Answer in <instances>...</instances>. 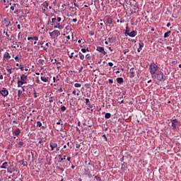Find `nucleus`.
I'll return each instance as SVG.
<instances>
[{
  "label": "nucleus",
  "mask_w": 181,
  "mask_h": 181,
  "mask_svg": "<svg viewBox=\"0 0 181 181\" xmlns=\"http://www.w3.org/2000/svg\"><path fill=\"white\" fill-rule=\"evenodd\" d=\"M159 69V66L156 65L155 63H151L149 66L148 70L151 74V77L155 76L156 74V71H158V69Z\"/></svg>",
  "instance_id": "obj_1"
},
{
  "label": "nucleus",
  "mask_w": 181,
  "mask_h": 181,
  "mask_svg": "<svg viewBox=\"0 0 181 181\" xmlns=\"http://www.w3.org/2000/svg\"><path fill=\"white\" fill-rule=\"evenodd\" d=\"M21 94H22V90H18V100H19V98H21Z\"/></svg>",
  "instance_id": "obj_30"
},
{
  "label": "nucleus",
  "mask_w": 181,
  "mask_h": 181,
  "mask_svg": "<svg viewBox=\"0 0 181 181\" xmlns=\"http://www.w3.org/2000/svg\"><path fill=\"white\" fill-rule=\"evenodd\" d=\"M57 22H60V21H62V18L58 17V18H57Z\"/></svg>",
  "instance_id": "obj_46"
},
{
  "label": "nucleus",
  "mask_w": 181,
  "mask_h": 181,
  "mask_svg": "<svg viewBox=\"0 0 181 181\" xmlns=\"http://www.w3.org/2000/svg\"><path fill=\"white\" fill-rule=\"evenodd\" d=\"M170 33H172V31H168V32L165 33L164 37L165 38L169 37V35H170Z\"/></svg>",
  "instance_id": "obj_24"
},
{
  "label": "nucleus",
  "mask_w": 181,
  "mask_h": 181,
  "mask_svg": "<svg viewBox=\"0 0 181 181\" xmlns=\"http://www.w3.org/2000/svg\"><path fill=\"white\" fill-rule=\"evenodd\" d=\"M28 68H25V69H24V71H28Z\"/></svg>",
  "instance_id": "obj_59"
},
{
  "label": "nucleus",
  "mask_w": 181,
  "mask_h": 181,
  "mask_svg": "<svg viewBox=\"0 0 181 181\" xmlns=\"http://www.w3.org/2000/svg\"><path fill=\"white\" fill-rule=\"evenodd\" d=\"M42 142H43L42 140H40L38 144H42Z\"/></svg>",
  "instance_id": "obj_63"
},
{
  "label": "nucleus",
  "mask_w": 181,
  "mask_h": 181,
  "mask_svg": "<svg viewBox=\"0 0 181 181\" xmlns=\"http://www.w3.org/2000/svg\"><path fill=\"white\" fill-rule=\"evenodd\" d=\"M41 80H42V81H43L44 83H47V81H49V77L41 76Z\"/></svg>",
  "instance_id": "obj_16"
},
{
  "label": "nucleus",
  "mask_w": 181,
  "mask_h": 181,
  "mask_svg": "<svg viewBox=\"0 0 181 181\" xmlns=\"http://www.w3.org/2000/svg\"><path fill=\"white\" fill-rule=\"evenodd\" d=\"M54 128L56 129V131H62V127L57 124H54Z\"/></svg>",
  "instance_id": "obj_18"
},
{
  "label": "nucleus",
  "mask_w": 181,
  "mask_h": 181,
  "mask_svg": "<svg viewBox=\"0 0 181 181\" xmlns=\"http://www.w3.org/2000/svg\"><path fill=\"white\" fill-rule=\"evenodd\" d=\"M13 134L18 136L21 134V129H16L14 132Z\"/></svg>",
  "instance_id": "obj_19"
},
{
  "label": "nucleus",
  "mask_w": 181,
  "mask_h": 181,
  "mask_svg": "<svg viewBox=\"0 0 181 181\" xmlns=\"http://www.w3.org/2000/svg\"><path fill=\"white\" fill-rule=\"evenodd\" d=\"M86 105H88V104H90V100L88 98L86 99Z\"/></svg>",
  "instance_id": "obj_35"
},
{
  "label": "nucleus",
  "mask_w": 181,
  "mask_h": 181,
  "mask_svg": "<svg viewBox=\"0 0 181 181\" xmlns=\"http://www.w3.org/2000/svg\"><path fill=\"white\" fill-rule=\"evenodd\" d=\"M7 71H8V74L7 76H11V74H12V69H6Z\"/></svg>",
  "instance_id": "obj_27"
},
{
  "label": "nucleus",
  "mask_w": 181,
  "mask_h": 181,
  "mask_svg": "<svg viewBox=\"0 0 181 181\" xmlns=\"http://www.w3.org/2000/svg\"><path fill=\"white\" fill-rule=\"evenodd\" d=\"M19 4H13V6H11V7H10V9L11 10V11H15V8H16V6H18Z\"/></svg>",
  "instance_id": "obj_21"
},
{
  "label": "nucleus",
  "mask_w": 181,
  "mask_h": 181,
  "mask_svg": "<svg viewBox=\"0 0 181 181\" xmlns=\"http://www.w3.org/2000/svg\"><path fill=\"white\" fill-rule=\"evenodd\" d=\"M54 125H58L59 127H62V124H60V122H57V124H54Z\"/></svg>",
  "instance_id": "obj_43"
},
{
  "label": "nucleus",
  "mask_w": 181,
  "mask_h": 181,
  "mask_svg": "<svg viewBox=\"0 0 181 181\" xmlns=\"http://www.w3.org/2000/svg\"><path fill=\"white\" fill-rule=\"evenodd\" d=\"M7 172H8V173H12V171H10L9 168H7Z\"/></svg>",
  "instance_id": "obj_49"
},
{
  "label": "nucleus",
  "mask_w": 181,
  "mask_h": 181,
  "mask_svg": "<svg viewBox=\"0 0 181 181\" xmlns=\"http://www.w3.org/2000/svg\"><path fill=\"white\" fill-rule=\"evenodd\" d=\"M90 54H88L86 55V59H90Z\"/></svg>",
  "instance_id": "obj_45"
},
{
  "label": "nucleus",
  "mask_w": 181,
  "mask_h": 181,
  "mask_svg": "<svg viewBox=\"0 0 181 181\" xmlns=\"http://www.w3.org/2000/svg\"><path fill=\"white\" fill-rule=\"evenodd\" d=\"M0 94H1L3 97H6V95L9 94V92H8V90H6V88H3L1 90H0Z\"/></svg>",
  "instance_id": "obj_7"
},
{
  "label": "nucleus",
  "mask_w": 181,
  "mask_h": 181,
  "mask_svg": "<svg viewBox=\"0 0 181 181\" xmlns=\"http://www.w3.org/2000/svg\"><path fill=\"white\" fill-rule=\"evenodd\" d=\"M18 81H17V86L18 87H22L23 84H26V80H28V76L25 74H23L21 76V78L19 77L17 78Z\"/></svg>",
  "instance_id": "obj_2"
},
{
  "label": "nucleus",
  "mask_w": 181,
  "mask_h": 181,
  "mask_svg": "<svg viewBox=\"0 0 181 181\" xmlns=\"http://www.w3.org/2000/svg\"><path fill=\"white\" fill-rule=\"evenodd\" d=\"M131 77H135V72H134V68L130 69Z\"/></svg>",
  "instance_id": "obj_25"
},
{
  "label": "nucleus",
  "mask_w": 181,
  "mask_h": 181,
  "mask_svg": "<svg viewBox=\"0 0 181 181\" xmlns=\"http://www.w3.org/2000/svg\"><path fill=\"white\" fill-rule=\"evenodd\" d=\"M81 42H83V43H84L86 42V40H83V39L78 40V43H81Z\"/></svg>",
  "instance_id": "obj_37"
},
{
  "label": "nucleus",
  "mask_w": 181,
  "mask_h": 181,
  "mask_svg": "<svg viewBox=\"0 0 181 181\" xmlns=\"http://www.w3.org/2000/svg\"><path fill=\"white\" fill-rule=\"evenodd\" d=\"M18 145H19L20 148H21V146H23V142L20 141V142L18 143Z\"/></svg>",
  "instance_id": "obj_39"
},
{
  "label": "nucleus",
  "mask_w": 181,
  "mask_h": 181,
  "mask_svg": "<svg viewBox=\"0 0 181 181\" xmlns=\"http://www.w3.org/2000/svg\"><path fill=\"white\" fill-rule=\"evenodd\" d=\"M74 87H76V88H80V87H81V84H80V83H75L74 84Z\"/></svg>",
  "instance_id": "obj_29"
},
{
  "label": "nucleus",
  "mask_w": 181,
  "mask_h": 181,
  "mask_svg": "<svg viewBox=\"0 0 181 181\" xmlns=\"http://www.w3.org/2000/svg\"><path fill=\"white\" fill-rule=\"evenodd\" d=\"M107 23H108L109 25H112V18H107L106 20Z\"/></svg>",
  "instance_id": "obj_22"
},
{
  "label": "nucleus",
  "mask_w": 181,
  "mask_h": 181,
  "mask_svg": "<svg viewBox=\"0 0 181 181\" xmlns=\"http://www.w3.org/2000/svg\"><path fill=\"white\" fill-rule=\"evenodd\" d=\"M105 118H111V114L110 113H105Z\"/></svg>",
  "instance_id": "obj_28"
},
{
  "label": "nucleus",
  "mask_w": 181,
  "mask_h": 181,
  "mask_svg": "<svg viewBox=\"0 0 181 181\" xmlns=\"http://www.w3.org/2000/svg\"><path fill=\"white\" fill-rule=\"evenodd\" d=\"M4 33H5L7 37H9V35L8 34V32L4 31Z\"/></svg>",
  "instance_id": "obj_44"
},
{
  "label": "nucleus",
  "mask_w": 181,
  "mask_h": 181,
  "mask_svg": "<svg viewBox=\"0 0 181 181\" xmlns=\"http://www.w3.org/2000/svg\"><path fill=\"white\" fill-rule=\"evenodd\" d=\"M81 52H82V53H86V52H88V48H87L86 49L84 48H82Z\"/></svg>",
  "instance_id": "obj_32"
},
{
  "label": "nucleus",
  "mask_w": 181,
  "mask_h": 181,
  "mask_svg": "<svg viewBox=\"0 0 181 181\" xmlns=\"http://www.w3.org/2000/svg\"><path fill=\"white\" fill-rule=\"evenodd\" d=\"M108 40L110 43H114V42H115V39L114 37H109Z\"/></svg>",
  "instance_id": "obj_26"
},
{
  "label": "nucleus",
  "mask_w": 181,
  "mask_h": 181,
  "mask_svg": "<svg viewBox=\"0 0 181 181\" xmlns=\"http://www.w3.org/2000/svg\"><path fill=\"white\" fill-rule=\"evenodd\" d=\"M20 69L22 71H25V69L23 68V66L22 65H20Z\"/></svg>",
  "instance_id": "obj_40"
},
{
  "label": "nucleus",
  "mask_w": 181,
  "mask_h": 181,
  "mask_svg": "<svg viewBox=\"0 0 181 181\" xmlns=\"http://www.w3.org/2000/svg\"><path fill=\"white\" fill-rule=\"evenodd\" d=\"M88 107H89L90 108H93V105H90V103L88 104Z\"/></svg>",
  "instance_id": "obj_55"
},
{
  "label": "nucleus",
  "mask_w": 181,
  "mask_h": 181,
  "mask_svg": "<svg viewBox=\"0 0 181 181\" xmlns=\"http://www.w3.org/2000/svg\"><path fill=\"white\" fill-rule=\"evenodd\" d=\"M129 33V30H128V26L126 27V31H125V35H128Z\"/></svg>",
  "instance_id": "obj_34"
},
{
  "label": "nucleus",
  "mask_w": 181,
  "mask_h": 181,
  "mask_svg": "<svg viewBox=\"0 0 181 181\" xmlns=\"http://www.w3.org/2000/svg\"><path fill=\"white\" fill-rule=\"evenodd\" d=\"M9 59H11V54L8 52H5L3 57V60H9Z\"/></svg>",
  "instance_id": "obj_10"
},
{
  "label": "nucleus",
  "mask_w": 181,
  "mask_h": 181,
  "mask_svg": "<svg viewBox=\"0 0 181 181\" xmlns=\"http://www.w3.org/2000/svg\"><path fill=\"white\" fill-rule=\"evenodd\" d=\"M54 29H62V25L60 23H57L55 25H54Z\"/></svg>",
  "instance_id": "obj_23"
},
{
  "label": "nucleus",
  "mask_w": 181,
  "mask_h": 181,
  "mask_svg": "<svg viewBox=\"0 0 181 181\" xmlns=\"http://www.w3.org/2000/svg\"><path fill=\"white\" fill-rule=\"evenodd\" d=\"M180 125V122H179L178 119H173L172 121V127L175 129L177 128Z\"/></svg>",
  "instance_id": "obj_5"
},
{
  "label": "nucleus",
  "mask_w": 181,
  "mask_h": 181,
  "mask_svg": "<svg viewBox=\"0 0 181 181\" xmlns=\"http://www.w3.org/2000/svg\"><path fill=\"white\" fill-rule=\"evenodd\" d=\"M37 45H38V46H40V45H42V42H38Z\"/></svg>",
  "instance_id": "obj_62"
},
{
  "label": "nucleus",
  "mask_w": 181,
  "mask_h": 181,
  "mask_svg": "<svg viewBox=\"0 0 181 181\" xmlns=\"http://www.w3.org/2000/svg\"><path fill=\"white\" fill-rule=\"evenodd\" d=\"M76 148H79L81 146H80V144H76Z\"/></svg>",
  "instance_id": "obj_52"
},
{
  "label": "nucleus",
  "mask_w": 181,
  "mask_h": 181,
  "mask_svg": "<svg viewBox=\"0 0 181 181\" xmlns=\"http://www.w3.org/2000/svg\"><path fill=\"white\" fill-rule=\"evenodd\" d=\"M68 30L69 29L67 28V27H66L64 31V33H62L63 36H66V42L68 41V39H69V32H67Z\"/></svg>",
  "instance_id": "obj_11"
},
{
  "label": "nucleus",
  "mask_w": 181,
  "mask_h": 181,
  "mask_svg": "<svg viewBox=\"0 0 181 181\" xmlns=\"http://www.w3.org/2000/svg\"><path fill=\"white\" fill-rule=\"evenodd\" d=\"M108 66H110V67H112V66H114V64L112 62H109Z\"/></svg>",
  "instance_id": "obj_41"
},
{
  "label": "nucleus",
  "mask_w": 181,
  "mask_h": 181,
  "mask_svg": "<svg viewBox=\"0 0 181 181\" xmlns=\"http://www.w3.org/2000/svg\"><path fill=\"white\" fill-rule=\"evenodd\" d=\"M170 23H168V24H167V28H169V27H170Z\"/></svg>",
  "instance_id": "obj_51"
},
{
  "label": "nucleus",
  "mask_w": 181,
  "mask_h": 181,
  "mask_svg": "<svg viewBox=\"0 0 181 181\" xmlns=\"http://www.w3.org/2000/svg\"><path fill=\"white\" fill-rule=\"evenodd\" d=\"M49 35L51 37H54V36H60V31L57 30H54L52 33H49Z\"/></svg>",
  "instance_id": "obj_6"
},
{
  "label": "nucleus",
  "mask_w": 181,
  "mask_h": 181,
  "mask_svg": "<svg viewBox=\"0 0 181 181\" xmlns=\"http://www.w3.org/2000/svg\"><path fill=\"white\" fill-rule=\"evenodd\" d=\"M178 67H180V69H181V64L178 65Z\"/></svg>",
  "instance_id": "obj_64"
},
{
  "label": "nucleus",
  "mask_w": 181,
  "mask_h": 181,
  "mask_svg": "<svg viewBox=\"0 0 181 181\" xmlns=\"http://www.w3.org/2000/svg\"><path fill=\"white\" fill-rule=\"evenodd\" d=\"M49 146L51 148V151H54V148H56L57 147V144L54 141H50Z\"/></svg>",
  "instance_id": "obj_8"
},
{
  "label": "nucleus",
  "mask_w": 181,
  "mask_h": 181,
  "mask_svg": "<svg viewBox=\"0 0 181 181\" xmlns=\"http://www.w3.org/2000/svg\"><path fill=\"white\" fill-rule=\"evenodd\" d=\"M34 95H35V98L37 97V95H36V93H34Z\"/></svg>",
  "instance_id": "obj_61"
},
{
  "label": "nucleus",
  "mask_w": 181,
  "mask_h": 181,
  "mask_svg": "<svg viewBox=\"0 0 181 181\" xmlns=\"http://www.w3.org/2000/svg\"><path fill=\"white\" fill-rule=\"evenodd\" d=\"M71 21H72V22H77V18H74Z\"/></svg>",
  "instance_id": "obj_48"
},
{
  "label": "nucleus",
  "mask_w": 181,
  "mask_h": 181,
  "mask_svg": "<svg viewBox=\"0 0 181 181\" xmlns=\"http://www.w3.org/2000/svg\"><path fill=\"white\" fill-rule=\"evenodd\" d=\"M72 94H74V95H76V90H74V91L72 92Z\"/></svg>",
  "instance_id": "obj_58"
},
{
  "label": "nucleus",
  "mask_w": 181,
  "mask_h": 181,
  "mask_svg": "<svg viewBox=\"0 0 181 181\" xmlns=\"http://www.w3.org/2000/svg\"><path fill=\"white\" fill-rule=\"evenodd\" d=\"M79 58L81 59V60H83L84 59V54L79 53Z\"/></svg>",
  "instance_id": "obj_31"
},
{
  "label": "nucleus",
  "mask_w": 181,
  "mask_h": 181,
  "mask_svg": "<svg viewBox=\"0 0 181 181\" xmlns=\"http://www.w3.org/2000/svg\"><path fill=\"white\" fill-rule=\"evenodd\" d=\"M37 127H42V122L40 121L37 122Z\"/></svg>",
  "instance_id": "obj_33"
},
{
  "label": "nucleus",
  "mask_w": 181,
  "mask_h": 181,
  "mask_svg": "<svg viewBox=\"0 0 181 181\" xmlns=\"http://www.w3.org/2000/svg\"><path fill=\"white\" fill-rule=\"evenodd\" d=\"M52 23H54L56 22V18H52Z\"/></svg>",
  "instance_id": "obj_47"
},
{
  "label": "nucleus",
  "mask_w": 181,
  "mask_h": 181,
  "mask_svg": "<svg viewBox=\"0 0 181 181\" xmlns=\"http://www.w3.org/2000/svg\"><path fill=\"white\" fill-rule=\"evenodd\" d=\"M103 138H105V141H107V136H105V134L103 135Z\"/></svg>",
  "instance_id": "obj_54"
},
{
  "label": "nucleus",
  "mask_w": 181,
  "mask_h": 181,
  "mask_svg": "<svg viewBox=\"0 0 181 181\" xmlns=\"http://www.w3.org/2000/svg\"><path fill=\"white\" fill-rule=\"evenodd\" d=\"M18 59H19V57H18V56L15 57L16 60H18Z\"/></svg>",
  "instance_id": "obj_56"
},
{
  "label": "nucleus",
  "mask_w": 181,
  "mask_h": 181,
  "mask_svg": "<svg viewBox=\"0 0 181 181\" xmlns=\"http://www.w3.org/2000/svg\"><path fill=\"white\" fill-rule=\"evenodd\" d=\"M76 11H77L76 8L70 7L69 8V11L71 13V14H69V16H71V18H74V16H76L77 14L76 13Z\"/></svg>",
  "instance_id": "obj_4"
},
{
  "label": "nucleus",
  "mask_w": 181,
  "mask_h": 181,
  "mask_svg": "<svg viewBox=\"0 0 181 181\" xmlns=\"http://www.w3.org/2000/svg\"><path fill=\"white\" fill-rule=\"evenodd\" d=\"M117 82L118 83V84H122V83H124V79L122 78H117Z\"/></svg>",
  "instance_id": "obj_20"
},
{
  "label": "nucleus",
  "mask_w": 181,
  "mask_h": 181,
  "mask_svg": "<svg viewBox=\"0 0 181 181\" xmlns=\"http://www.w3.org/2000/svg\"><path fill=\"white\" fill-rule=\"evenodd\" d=\"M152 78H156L158 81H165L166 80V76L163 74V72H160V74H156Z\"/></svg>",
  "instance_id": "obj_3"
},
{
  "label": "nucleus",
  "mask_w": 181,
  "mask_h": 181,
  "mask_svg": "<svg viewBox=\"0 0 181 181\" xmlns=\"http://www.w3.org/2000/svg\"><path fill=\"white\" fill-rule=\"evenodd\" d=\"M96 50L98 52H100V53H103V54L104 55L107 54V52H105V50L104 49V47H97Z\"/></svg>",
  "instance_id": "obj_9"
},
{
  "label": "nucleus",
  "mask_w": 181,
  "mask_h": 181,
  "mask_svg": "<svg viewBox=\"0 0 181 181\" xmlns=\"http://www.w3.org/2000/svg\"><path fill=\"white\" fill-rule=\"evenodd\" d=\"M21 162H22L23 166H26V164H25V161L24 160H22Z\"/></svg>",
  "instance_id": "obj_50"
},
{
  "label": "nucleus",
  "mask_w": 181,
  "mask_h": 181,
  "mask_svg": "<svg viewBox=\"0 0 181 181\" xmlns=\"http://www.w3.org/2000/svg\"><path fill=\"white\" fill-rule=\"evenodd\" d=\"M28 40H35V42H37L39 40V37L34 36V37H28Z\"/></svg>",
  "instance_id": "obj_15"
},
{
  "label": "nucleus",
  "mask_w": 181,
  "mask_h": 181,
  "mask_svg": "<svg viewBox=\"0 0 181 181\" xmlns=\"http://www.w3.org/2000/svg\"><path fill=\"white\" fill-rule=\"evenodd\" d=\"M151 32H155V28H151Z\"/></svg>",
  "instance_id": "obj_60"
},
{
  "label": "nucleus",
  "mask_w": 181,
  "mask_h": 181,
  "mask_svg": "<svg viewBox=\"0 0 181 181\" xmlns=\"http://www.w3.org/2000/svg\"><path fill=\"white\" fill-rule=\"evenodd\" d=\"M17 28H18V29L21 30V25L18 24V25H17Z\"/></svg>",
  "instance_id": "obj_53"
},
{
  "label": "nucleus",
  "mask_w": 181,
  "mask_h": 181,
  "mask_svg": "<svg viewBox=\"0 0 181 181\" xmlns=\"http://www.w3.org/2000/svg\"><path fill=\"white\" fill-rule=\"evenodd\" d=\"M144 42H140L139 44V47L138 48L137 52H140L141 50H142V47H144Z\"/></svg>",
  "instance_id": "obj_17"
},
{
  "label": "nucleus",
  "mask_w": 181,
  "mask_h": 181,
  "mask_svg": "<svg viewBox=\"0 0 181 181\" xmlns=\"http://www.w3.org/2000/svg\"><path fill=\"white\" fill-rule=\"evenodd\" d=\"M4 23L6 26V28H8V26H11V21L8 18L4 19Z\"/></svg>",
  "instance_id": "obj_14"
},
{
  "label": "nucleus",
  "mask_w": 181,
  "mask_h": 181,
  "mask_svg": "<svg viewBox=\"0 0 181 181\" xmlns=\"http://www.w3.org/2000/svg\"><path fill=\"white\" fill-rule=\"evenodd\" d=\"M108 81L110 84H112V83H114V81H112V79H109Z\"/></svg>",
  "instance_id": "obj_42"
},
{
  "label": "nucleus",
  "mask_w": 181,
  "mask_h": 181,
  "mask_svg": "<svg viewBox=\"0 0 181 181\" xmlns=\"http://www.w3.org/2000/svg\"><path fill=\"white\" fill-rule=\"evenodd\" d=\"M61 111H66V107L62 106V107H61Z\"/></svg>",
  "instance_id": "obj_38"
},
{
  "label": "nucleus",
  "mask_w": 181,
  "mask_h": 181,
  "mask_svg": "<svg viewBox=\"0 0 181 181\" xmlns=\"http://www.w3.org/2000/svg\"><path fill=\"white\" fill-rule=\"evenodd\" d=\"M95 179L96 180H98V181H101V178H100V177H98V176H95Z\"/></svg>",
  "instance_id": "obj_36"
},
{
  "label": "nucleus",
  "mask_w": 181,
  "mask_h": 181,
  "mask_svg": "<svg viewBox=\"0 0 181 181\" xmlns=\"http://www.w3.org/2000/svg\"><path fill=\"white\" fill-rule=\"evenodd\" d=\"M128 36H129L130 37H135V36L136 35V31L133 30L129 33H127Z\"/></svg>",
  "instance_id": "obj_12"
},
{
  "label": "nucleus",
  "mask_w": 181,
  "mask_h": 181,
  "mask_svg": "<svg viewBox=\"0 0 181 181\" xmlns=\"http://www.w3.org/2000/svg\"><path fill=\"white\" fill-rule=\"evenodd\" d=\"M167 49H168V50H172V47H168Z\"/></svg>",
  "instance_id": "obj_57"
},
{
  "label": "nucleus",
  "mask_w": 181,
  "mask_h": 181,
  "mask_svg": "<svg viewBox=\"0 0 181 181\" xmlns=\"http://www.w3.org/2000/svg\"><path fill=\"white\" fill-rule=\"evenodd\" d=\"M8 162H5L2 164V165L0 167L1 169H8Z\"/></svg>",
  "instance_id": "obj_13"
}]
</instances>
